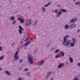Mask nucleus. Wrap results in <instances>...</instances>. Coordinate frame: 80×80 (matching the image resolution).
Listing matches in <instances>:
<instances>
[{
  "label": "nucleus",
  "instance_id": "obj_3",
  "mask_svg": "<svg viewBox=\"0 0 80 80\" xmlns=\"http://www.w3.org/2000/svg\"><path fill=\"white\" fill-rule=\"evenodd\" d=\"M32 24V20L29 19L26 22V25L28 26Z\"/></svg>",
  "mask_w": 80,
  "mask_h": 80
},
{
  "label": "nucleus",
  "instance_id": "obj_14",
  "mask_svg": "<svg viewBox=\"0 0 80 80\" xmlns=\"http://www.w3.org/2000/svg\"><path fill=\"white\" fill-rule=\"evenodd\" d=\"M61 54L62 57H64V55H65V54L64 53V52H63L62 51H61Z\"/></svg>",
  "mask_w": 80,
  "mask_h": 80
},
{
  "label": "nucleus",
  "instance_id": "obj_9",
  "mask_svg": "<svg viewBox=\"0 0 80 80\" xmlns=\"http://www.w3.org/2000/svg\"><path fill=\"white\" fill-rule=\"evenodd\" d=\"M77 20V18H73L72 19L70 22V23H73V22H75Z\"/></svg>",
  "mask_w": 80,
  "mask_h": 80
},
{
  "label": "nucleus",
  "instance_id": "obj_19",
  "mask_svg": "<svg viewBox=\"0 0 80 80\" xmlns=\"http://www.w3.org/2000/svg\"><path fill=\"white\" fill-rule=\"evenodd\" d=\"M15 18L13 16H12L10 17L11 20H15Z\"/></svg>",
  "mask_w": 80,
  "mask_h": 80
},
{
  "label": "nucleus",
  "instance_id": "obj_61",
  "mask_svg": "<svg viewBox=\"0 0 80 80\" xmlns=\"http://www.w3.org/2000/svg\"><path fill=\"white\" fill-rule=\"evenodd\" d=\"M13 61H14V60H13Z\"/></svg>",
  "mask_w": 80,
  "mask_h": 80
},
{
  "label": "nucleus",
  "instance_id": "obj_57",
  "mask_svg": "<svg viewBox=\"0 0 80 80\" xmlns=\"http://www.w3.org/2000/svg\"><path fill=\"white\" fill-rule=\"evenodd\" d=\"M2 70V68H0V71Z\"/></svg>",
  "mask_w": 80,
  "mask_h": 80
},
{
  "label": "nucleus",
  "instance_id": "obj_58",
  "mask_svg": "<svg viewBox=\"0 0 80 80\" xmlns=\"http://www.w3.org/2000/svg\"><path fill=\"white\" fill-rule=\"evenodd\" d=\"M24 48V49H26V48Z\"/></svg>",
  "mask_w": 80,
  "mask_h": 80
},
{
  "label": "nucleus",
  "instance_id": "obj_41",
  "mask_svg": "<svg viewBox=\"0 0 80 80\" xmlns=\"http://www.w3.org/2000/svg\"><path fill=\"white\" fill-rule=\"evenodd\" d=\"M14 13L15 14L17 13V11H15L14 12Z\"/></svg>",
  "mask_w": 80,
  "mask_h": 80
},
{
  "label": "nucleus",
  "instance_id": "obj_50",
  "mask_svg": "<svg viewBox=\"0 0 80 80\" xmlns=\"http://www.w3.org/2000/svg\"><path fill=\"white\" fill-rule=\"evenodd\" d=\"M34 52H35V53H36V52H37V51H34Z\"/></svg>",
  "mask_w": 80,
  "mask_h": 80
},
{
  "label": "nucleus",
  "instance_id": "obj_55",
  "mask_svg": "<svg viewBox=\"0 0 80 80\" xmlns=\"http://www.w3.org/2000/svg\"><path fill=\"white\" fill-rule=\"evenodd\" d=\"M13 45H15V43H13Z\"/></svg>",
  "mask_w": 80,
  "mask_h": 80
},
{
  "label": "nucleus",
  "instance_id": "obj_49",
  "mask_svg": "<svg viewBox=\"0 0 80 80\" xmlns=\"http://www.w3.org/2000/svg\"><path fill=\"white\" fill-rule=\"evenodd\" d=\"M58 17H60V14H58Z\"/></svg>",
  "mask_w": 80,
  "mask_h": 80
},
{
  "label": "nucleus",
  "instance_id": "obj_59",
  "mask_svg": "<svg viewBox=\"0 0 80 80\" xmlns=\"http://www.w3.org/2000/svg\"><path fill=\"white\" fill-rule=\"evenodd\" d=\"M24 40V39H22V40Z\"/></svg>",
  "mask_w": 80,
  "mask_h": 80
},
{
  "label": "nucleus",
  "instance_id": "obj_11",
  "mask_svg": "<svg viewBox=\"0 0 80 80\" xmlns=\"http://www.w3.org/2000/svg\"><path fill=\"white\" fill-rule=\"evenodd\" d=\"M72 40L73 43H77V41L75 38H73Z\"/></svg>",
  "mask_w": 80,
  "mask_h": 80
},
{
  "label": "nucleus",
  "instance_id": "obj_32",
  "mask_svg": "<svg viewBox=\"0 0 80 80\" xmlns=\"http://www.w3.org/2000/svg\"><path fill=\"white\" fill-rule=\"evenodd\" d=\"M24 70L25 72H26V71H28V69L27 68H25Z\"/></svg>",
  "mask_w": 80,
  "mask_h": 80
},
{
  "label": "nucleus",
  "instance_id": "obj_37",
  "mask_svg": "<svg viewBox=\"0 0 80 80\" xmlns=\"http://www.w3.org/2000/svg\"><path fill=\"white\" fill-rule=\"evenodd\" d=\"M47 5H48H48H50V2H49L48 4Z\"/></svg>",
  "mask_w": 80,
  "mask_h": 80
},
{
  "label": "nucleus",
  "instance_id": "obj_52",
  "mask_svg": "<svg viewBox=\"0 0 80 80\" xmlns=\"http://www.w3.org/2000/svg\"><path fill=\"white\" fill-rule=\"evenodd\" d=\"M24 41L25 42H26V41H27V39H26Z\"/></svg>",
  "mask_w": 80,
  "mask_h": 80
},
{
  "label": "nucleus",
  "instance_id": "obj_26",
  "mask_svg": "<svg viewBox=\"0 0 80 80\" xmlns=\"http://www.w3.org/2000/svg\"><path fill=\"white\" fill-rule=\"evenodd\" d=\"M12 25H14L16 23V21L14 20L13 21V22L12 23Z\"/></svg>",
  "mask_w": 80,
  "mask_h": 80
},
{
  "label": "nucleus",
  "instance_id": "obj_24",
  "mask_svg": "<svg viewBox=\"0 0 80 80\" xmlns=\"http://www.w3.org/2000/svg\"><path fill=\"white\" fill-rule=\"evenodd\" d=\"M61 14H62V12H58V13L57 14V15L56 16V17H58V15L60 14L61 15Z\"/></svg>",
  "mask_w": 80,
  "mask_h": 80
},
{
  "label": "nucleus",
  "instance_id": "obj_47",
  "mask_svg": "<svg viewBox=\"0 0 80 80\" xmlns=\"http://www.w3.org/2000/svg\"><path fill=\"white\" fill-rule=\"evenodd\" d=\"M2 49H0V51H2Z\"/></svg>",
  "mask_w": 80,
  "mask_h": 80
},
{
  "label": "nucleus",
  "instance_id": "obj_42",
  "mask_svg": "<svg viewBox=\"0 0 80 80\" xmlns=\"http://www.w3.org/2000/svg\"><path fill=\"white\" fill-rule=\"evenodd\" d=\"M80 31V30L79 29L78 31H77V32H79Z\"/></svg>",
  "mask_w": 80,
  "mask_h": 80
},
{
  "label": "nucleus",
  "instance_id": "obj_31",
  "mask_svg": "<svg viewBox=\"0 0 80 80\" xmlns=\"http://www.w3.org/2000/svg\"><path fill=\"white\" fill-rule=\"evenodd\" d=\"M50 44H48V45H47V47L48 48V47H50Z\"/></svg>",
  "mask_w": 80,
  "mask_h": 80
},
{
  "label": "nucleus",
  "instance_id": "obj_20",
  "mask_svg": "<svg viewBox=\"0 0 80 80\" xmlns=\"http://www.w3.org/2000/svg\"><path fill=\"white\" fill-rule=\"evenodd\" d=\"M55 57L56 58H60V57H61V55H56L55 56Z\"/></svg>",
  "mask_w": 80,
  "mask_h": 80
},
{
  "label": "nucleus",
  "instance_id": "obj_6",
  "mask_svg": "<svg viewBox=\"0 0 80 80\" xmlns=\"http://www.w3.org/2000/svg\"><path fill=\"white\" fill-rule=\"evenodd\" d=\"M63 66H65V64L63 63H60L58 66V68H62Z\"/></svg>",
  "mask_w": 80,
  "mask_h": 80
},
{
  "label": "nucleus",
  "instance_id": "obj_12",
  "mask_svg": "<svg viewBox=\"0 0 80 80\" xmlns=\"http://www.w3.org/2000/svg\"><path fill=\"white\" fill-rule=\"evenodd\" d=\"M69 60H70V63H72L73 62V59H72V58L70 57L69 58Z\"/></svg>",
  "mask_w": 80,
  "mask_h": 80
},
{
  "label": "nucleus",
  "instance_id": "obj_48",
  "mask_svg": "<svg viewBox=\"0 0 80 80\" xmlns=\"http://www.w3.org/2000/svg\"><path fill=\"white\" fill-rule=\"evenodd\" d=\"M20 43H22V41H21Z\"/></svg>",
  "mask_w": 80,
  "mask_h": 80
},
{
  "label": "nucleus",
  "instance_id": "obj_7",
  "mask_svg": "<svg viewBox=\"0 0 80 80\" xmlns=\"http://www.w3.org/2000/svg\"><path fill=\"white\" fill-rule=\"evenodd\" d=\"M70 27H71V28H75V27H76V25L74 23L70 25Z\"/></svg>",
  "mask_w": 80,
  "mask_h": 80
},
{
  "label": "nucleus",
  "instance_id": "obj_18",
  "mask_svg": "<svg viewBox=\"0 0 80 80\" xmlns=\"http://www.w3.org/2000/svg\"><path fill=\"white\" fill-rule=\"evenodd\" d=\"M70 45L72 47H74V46H75V44H74V43L73 42H71L70 44Z\"/></svg>",
  "mask_w": 80,
  "mask_h": 80
},
{
  "label": "nucleus",
  "instance_id": "obj_35",
  "mask_svg": "<svg viewBox=\"0 0 80 80\" xmlns=\"http://www.w3.org/2000/svg\"><path fill=\"white\" fill-rule=\"evenodd\" d=\"M44 6H45V7H48V4H45V5H44Z\"/></svg>",
  "mask_w": 80,
  "mask_h": 80
},
{
  "label": "nucleus",
  "instance_id": "obj_54",
  "mask_svg": "<svg viewBox=\"0 0 80 80\" xmlns=\"http://www.w3.org/2000/svg\"><path fill=\"white\" fill-rule=\"evenodd\" d=\"M74 0L73 2H75V1H76V0Z\"/></svg>",
  "mask_w": 80,
  "mask_h": 80
},
{
  "label": "nucleus",
  "instance_id": "obj_33",
  "mask_svg": "<svg viewBox=\"0 0 80 80\" xmlns=\"http://www.w3.org/2000/svg\"><path fill=\"white\" fill-rule=\"evenodd\" d=\"M24 34L25 35L23 37V38H25V37H26V35H25V32H23Z\"/></svg>",
  "mask_w": 80,
  "mask_h": 80
},
{
  "label": "nucleus",
  "instance_id": "obj_4",
  "mask_svg": "<svg viewBox=\"0 0 80 80\" xmlns=\"http://www.w3.org/2000/svg\"><path fill=\"white\" fill-rule=\"evenodd\" d=\"M18 53L19 52L18 51H17L16 52L14 56V58H15V60H18Z\"/></svg>",
  "mask_w": 80,
  "mask_h": 80
},
{
  "label": "nucleus",
  "instance_id": "obj_44",
  "mask_svg": "<svg viewBox=\"0 0 80 80\" xmlns=\"http://www.w3.org/2000/svg\"><path fill=\"white\" fill-rule=\"evenodd\" d=\"M58 7H60V5H58Z\"/></svg>",
  "mask_w": 80,
  "mask_h": 80
},
{
  "label": "nucleus",
  "instance_id": "obj_17",
  "mask_svg": "<svg viewBox=\"0 0 80 80\" xmlns=\"http://www.w3.org/2000/svg\"><path fill=\"white\" fill-rule=\"evenodd\" d=\"M64 28L66 29H68L69 28V26L67 24H66L65 25Z\"/></svg>",
  "mask_w": 80,
  "mask_h": 80
},
{
  "label": "nucleus",
  "instance_id": "obj_22",
  "mask_svg": "<svg viewBox=\"0 0 80 80\" xmlns=\"http://www.w3.org/2000/svg\"><path fill=\"white\" fill-rule=\"evenodd\" d=\"M42 10H43V12H45V8L43 7L42 8Z\"/></svg>",
  "mask_w": 80,
  "mask_h": 80
},
{
  "label": "nucleus",
  "instance_id": "obj_34",
  "mask_svg": "<svg viewBox=\"0 0 80 80\" xmlns=\"http://www.w3.org/2000/svg\"><path fill=\"white\" fill-rule=\"evenodd\" d=\"M22 59H21L20 60V63H22Z\"/></svg>",
  "mask_w": 80,
  "mask_h": 80
},
{
  "label": "nucleus",
  "instance_id": "obj_23",
  "mask_svg": "<svg viewBox=\"0 0 80 80\" xmlns=\"http://www.w3.org/2000/svg\"><path fill=\"white\" fill-rule=\"evenodd\" d=\"M19 32L20 35H22V30L20 29L19 30Z\"/></svg>",
  "mask_w": 80,
  "mask_h": 80
},
{
  "label": "nucleus",
  "instance_id": "obj_13",
  "mask_svg": "<svg viewBox=\"0 0 80 80\" xmlns=\"http://www.w3.org/2000/svg\"><path fill=\"white\" fill-rule=\"evenodd\" d=\"M44 62H45V61L44 60L41 61L39 63V65H42V64H43V63H44Z\"/></svg>",
  "mask_w": 80,
  "mask_h": 80
},
{
  "label": "nucleus",
  "instance_id": "obj_30",
  "mask_svg": "<svg viewBox=\"0 0 80 80\" xmlns=\"http://www.w3.org/2000/svg\"><path fill=\"white\" fill-rule=\"evenodd\" d=\"M52 73H53V72H49L48 73V74L49 75H50V74H52Z\"/></svg>",
  "mask_w": 80,
  "mask_h": 80
},
{
  "label": "nucleus",
  "instance_id": "obj_25",
  "mask_svg": "<svg viewBox=\"0 0 80 80\" xmlns=\"http://www.w3.org/2000/svg\"><path fill=\"white\" fill-rule=\"evenodd\" d=\"M75 4V5H80V2H76Z\"/></svg>",
  "mask_w": 80,
  "mask_h": 80
},
{
  "label": "nucleus",
  "instance_id": "obj_1",
  "mask_svg": "<svg viewBox=\"0 0 80 80\" xmlns=\"http://www.w3.org/2000/svg\"><path fill=\"white\" fill-rule=\"evenodd\" d=\"M68 37H69V36L67 34L66 36H64L63 38V41L62 44L63 45H66L67 47H68L70 45V42L69 41H67V39L68 38Z\"/></svg>",
  "mask_w": 80,
  "mask_h": 80
},
{
  "label": "nucleus",
  "instance_id": "obj_10",
  "mask_svg": "<svg viewBox=\"0 0 80 80\" xmlns=\"http://www.w3.org/2000/svg\"><path fill=\"white\" fill-rule=\"evenodd\" d=\"M67 10L63 9H60V12H67Z\"/></svg>",
  "mask_w": 80,
  "mask_h": 80
},
{
  "label": "nucleus",
  "instance_id": "obj_53",
  "mask_svg": "<svg viewBox=\"0 0 80 80\" xmlns=\"http://www.w3.org/2000/svg\"><path fill=\"white\" fill-rule=\"evenodd\" d=\"M52 49L53 50H54V48H52Z\"/></svg>",
  "mask_w": 80,
  "mask_h": 80
},
{
  "label": "nucleus",
  "instance_id": "obj_51",
  "mask_svg": "<svg viewBox=\"0 0 80 80\" xmlns=\"http://www.w3.org/2000/svg\"><path fill=\"white\" fill-rule=\"evenodd\" d=\"M30 39H31V40H33V38H31Z\"/></svg>",
  "mask_w": 80,
  "mask_h": 80
},
{
  "label": "nucleus",
  "instance_id": "obj_28",
  "mask_svg": "<svg viewBox=\"0 0 80 80\" xmlns=\"http://www.w3.org/2000/svg\"><path fill=\"white\" fill-rule=\"evenodd\" d=\"M50 76V75H49V74L48 73L46 76V78H48V77H49V76Z\"/></svg>",
  "mask_w": 80,
  "mask_h": 80
},
{
  "label": "nucleus",
  "instance_id": "obj_8",
  "mask_svg": "<svg viewBox=\"0 0 80 80\" xmlns=\"http://www.w3.org/2000/svg\"><path fill=\"white\" fill-rule=\"evenodd\" d=\"M31 43V41H27L24 44V47H26L27 46H28V45L30 44Z\"/></svg>",
  "mask_w": 80,
  "mask_h": 80
},
{
  "label": "nucleus",
  "instance_id": "obj_27",
  "mask_svg": "<svg viewBox=\"0 0 80 80\" xmlns=\"http://www.w3.org/2000/svg\"><path fill=\"white\" fill-rule=\"evenodd\" d=\"M3 58H4V57H3V56H2L0 57V60H2Z\"/></svg>",
  "mask_w": 80,
  "mask_h": 80
},
{
  "label": "nucleus",
  "instance_id": "obj_45",
  "mask_svg": "<svg viewBox=\"0 0 80 80\" xmlns=\"http://www.w3.org/2000/svg\"><path fill=\"white\" fill-rule=\"evenodd\" d=\"M28 8H29V9H30V6H29L28 7Z\"/></svg>",
  "mask_w": 80,
  "mask_h": 80
},
{
  "label": "nucleus",
  "instance_id": "obj_21",
  "mask_svg": "<svg viewBox=\"0 0 80 80\" xmlns=\"http://www.w3.org/2000/svg\"><path fill=\"white\" fill-rule=\"evenodd\" d=\"M60 52V50L59 49H57L55 51V53L56 54H57V53L58 52Z\"/></svg>",
  "mask_w": 80,
  "mask_h": 80
},
{
  "label": "nucleus",
  "instance_id": "obj_43",
  "mask_svg": "<svg viewBox=\"0 0 80 80\" xmlns=\"http://www.w3.org/2000/svg\"><path fill=\"white\" fill-rule=\"evenodd\" d=\"M26 40H28V38H27L26 39Z\"/></svg>",
  "mask_w": 80,
  "mask_h": 80
},
{
  "label": "nucleus",
  "instance_id": "obj_40",
  "mask_svg": "<svg viewBox=\"0 0 80 80\" xmlns=\"http://www.w3.org/2000/svg\"><path fill=\"white\" fill-rule=\"evenodd\" d=\"M22 80V78H20L18 79V80Z\"/></svg>",
  "mask_w": 80,
  "mask_h": 80
},
{
  "label": "nucleus",
  "instance_id": "obj_29",
  "mask_svg": "<svg viewBox=\"0 0 80 80\" xmlns=\"http://www.w3.org/2000/svg\"><path fill=\"white\" fill-rule=\"evenodd\" d=\"M73 80H78V79L77 78H74Z\"/></svg>",
  "mask_w": 80,
  "mask_h": 80
},
{
  "label": "nucleus",
  "instance_id": "obj_60",
  "mask_svg": "<svg viewBox=\"0 0 80 80\" xmlns=\"http://www.w3.org/2000/svg\"><path fill=\"white\" fill-rule=\"evenodd\" d=\"M52 49H51V50H52Z\"/></svg>",
  "mask_w": 80,
  "mask_h": 80
},
{
  "label": "nucleus",
  "instance_id": "obj_38",
  "mask_svg": "<svg viewBox=\"0 0 80 80\" xmlns=\"http://www.w3.org/2000/svg\"><path fill=\"white\" fill-rule=\"evenodd\" d=\"M29 74H30V72H28L27 73V75H28Z\"/></svg>",
  "mask_w": 80,
  "mask_h": 80
},
{
  "label": "nucleus",
  "instance_id": "obj_39",
  "mask_svg": "<svg viewBox=\"0 0 80 80\" xmlns=\"http://www.w3.org/2000/svg\"><path fill=\"white\" fill-rule=\"evenodd\" d=\"M28 75H29V77H30L31 76V74H30V72H29V74Z\"/></svg>",
  "mask_w": 80,
  "mask_h": 80
},
{
  "label": "nucleus",
  "instance_id": "obj_15",
  "mask_svg": "<svg viewBox=\"0 0 80 80\" xmlns=\"http://www.w3.org/2000/svg\"><path fill=\"white\" fill-rule=\"evenodd\" d=\"M19 30H23H23H24L23 28H22V26H19Z\"/></svg>",
  "mask_w": 80,
  "mask_h": 80
},
{
  "label": "nucleus",
  "instance_id": "obj_46",
  "mask_svg": "<svg viewBox=\"0 0 80 80\" xmlns=\"http://www.w3.org/2000/svg\"><path fill=\"white\" fill-rule=\"evenodd\" d=\"M53 78H51V80H53Z\"/></svg>",
  "mask_w": 80,
  "mask_h": 80
},
{
  "label": "nucleus",
  "instance_id": "obj_5",
  "mask_svg": "<svg viewBox=\"0 0 80 80\" xmlns=\"http://www.w3.org/2000/svg\"><path fill=\"white\" fill-rule=\"evenodd\" d=\"M18 20L20 21V22L21 23H24V20L20 17H18Z\"/></svg>",
  "mask_w": 80,
  "mask_h": 80
},
{
  "label": "nucleus",
  "instance_id": "obj_56",
  "mask_svg": "<svg viewBox=\"0 0 80 80\" xmlns=\"http://www.w3.org/2000/svg\"><path fill=\"white\" fill-rule=\"evenodd\" d=\"M2 47H1V49H2Z\"/></svg>",
  "mask_w": 80,
  "mask_h": 80
},
{
  "label": "nucleus",
  "instance_id": "obj_2",
  "mask_svg": "<svg viewBox=\"0 0 80 80\" xmlns=\"http://www.w3.org/2000/svg\"><path fill=\"white\" fill-rule=\"evenodd\" d=\"M28 61L29 62L30 64H32L33 63V57L30 56L28 57Z\"/></svg>",
  "mask_w": 80,
  "mask_h": 80
},
{
  "label": "nucleus",
  "instance_id": "obj_16",
  "mask_svg": "<svg viewBox=\"0 0 80 80\" xmlns=\"http://www.w3.org/2000/svg\"><path fill=\"white\" fill-rule=\"evenodd\" d=\"M5 73L6 74H7L8 75H9V76H10V72L7 71L5 72Z\"/></svg>",
  "mask_w": 80,
  "mask_h": 80
},
{
  "label": "nucleus",
  "instance_id": "obj_36",
  "mask_svg": "<svg viewBox=\"0 0 80 80\" xmlns=\"http://www.w3.org/2000/svg\"><path fill=\"white\" fill-rule=\"evenodd\" d=\"M37 21H36L34 23V25H36V24H37Z\"/></svg>",
  "mask_w": 80,
  "mask_h": 80
}]
</instances>
